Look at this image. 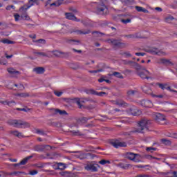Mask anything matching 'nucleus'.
<instances>
[{"label":"nucleus","instance_id":"1","mask_svg":"<svg viewBox=\"0 0 177 177\" xmlns=\"http://www.w3.org/2000/svg\"><path fill=\"white\" fill-rule=\"evenodd\" d=\"M8 124L15 128H28L30 127V124L21 120H11L8 121Z\"/></svg>","mask_w":177,"mask_h":177},{"label":"nucleus","instance_id":"2","mask_svg":"<svg viewBox=\"0 0 177 177\" xmlns=\"http://www.w3.org/2000/svg\"><path fill=\"white\" fill-rule=\"evenodd\" d=\"M149 124H150V121L146 119H142L138 123V128L136 129L133 132H138L140 133L143 132V129H149Z\"/></svg>","mask_w":177,"mask_h":177},{"label":"nucleus","instance_id":"3","mask_svg":"<svg viewBox=\"0 0 177 177\" xmlns=\"http://www.w3.org/2000/svg\"><path fill=\"white\" fill-rule=\"evenodd\" d=\"M125 157L134 162H142V156L138 153L129 152L126 153Z\"/></svg>","mask_w":177,"mask_h":177},{"label":"nucleus","instance_id":"4","mask_svg":"<svg viewBox=\"0 0 177 177\" xmlns=\"http://www.w3.org/2000/svg\"><path fill=\"white\" fill-rule=\"evenodd\" d=\"M109 12V10L107 9V6L104 4H100L97 6L95 13L97 15H107V12Z\"/></svg>","mask_w":177,"mask_h":177},{"label":"nucleus","instance_id":"5","mask_svg":"<svg viewBox=\"0 0 177 177\" xmlns=\"http://www.w3.org/2000/svg\"><path fill=\"white\" fill-rule=\"evenodd\" d=\"M138 75L140 78H142V80H151V73L147 70H144L140 72Z\"/></svg>","mask_w":177,"mask_h":177},{"label":"nucleus","instance_id":"6","mask_svg":"<svg viewBox=\"0 0 177 177\" xmlns=\"http://www.w3.org/2000/svg\"><path fill=\"white\" fill-rule=\"evenodd\" d=\"M99 165L97 164H88L84 167L86 171H91V172H97Z\"/></svg>","mask_w":177,"mask_h":177},{"label":"nucleus","instance_id":"7","mask_svg":"<svg viewBox=\"0 0 177 177\" xmlns=\"http://www.w3.org/2000/svg\"><path fill=\"white\" fill-rule=\"evenodd\" d=\"M128 114H131V115H140L142 114V111L136 109L135 106H132L127 111Z\"/></svg>","mask_w":177,"mask_h":177},{"label":"nucleus","instance_id":"8","mask_svg":"<svg viewBox=\"0 0 177 177\" xmlns=\"http://www.w3.org/2000/svg\"><path fill=\"white\" fill-rule=\"evenodd\" d=\"M111 145L115 149H118V147H127V142H120L119 140H115L111 142Z\"/></svg>","mask_w":177,"mask_h":177},{"label":"nucleus","instance_id":"9","mask_svg":"<svg viewBox=\"0 0 177 177\" xmlns=\"http://www.w3.org/2000/svg\"><path fill=\"white\" fill-rule=\"evenodd\" d=\"M153 118L154 120H156V121H165V116L160 113H153Z\"/></svg>","mask_w":177,"mask_h":177},{"label":"nucleus","instance_id":"10","mask_svg":"<svg viewBox=\"0 0 177 177\" xmlns=\"http://www.w3.org/2000/svg\"><path fill=\"white\" fill-rule=\"evenodd\" d=\"M156 85H157L158 86H159V88H160V89H167V91H169L170 92H175L174 90L171 89V87L169 86H168V84H160V83H156Z\"/></svg>","mask_w":177,"mask_h":177},{"label":"nucleus","instance_id":"11","mask_svg":"<svg viewBox=\"0 0 177 177\" xmlns=\"http://www.w3.org/2000/svg\"><path fill=\"white\" fill-rule=\"evenodd\" d=\"M140 104L142 106V107H153V102L149 100H142L140 102Z\"/></svg>","mask_w":177,"mask_h":177},{"label":"nucleus","instance_id":"12","mask_svg":"<svg viewBox=\"0 0 177 177\" xmlns=\"http://www.w3.org/2000/svg\"><path fill=\"white\" fill-rule=\"evenodd\" d=\"M151 53L152 55H158V56H165V53L162 51L158 50L157 48H151L150 50Z\"/></svg>","mask_w":177,"mask_h":177},{"label":"nucleus","instance_id":"13","mask_svg":"<svg viewBox=\"0 0 177 177\" xmlns=\"http://www.w3.org/2000/svg\"><path fill=\"white\" fill-rule=\"evenodd\" d=\"M159 64H165V66H174V64L167 59H160L158 61Z\"/></svg>","mask_w":177,"mask_h":177},{"label":"nucleus","instance_id":"14","mask_svg":"<svg viewBox=\"0 0 177 177\" xmlns=\"http://www.w3.org/2000/svg\"><path fill=\"white\" fill-rule=\"evenodd\" d=\"M7 71L9 73V74H10V75H12V77H17V75L20 74V72L15 70L13 68H8Z\"/></svg>","mask_w":177,"mask_h":177},{"label":"nucleus","instance_id":"15","mask_svg":"<svg viewBox=\"0 0 177 177\" xmlns=\"http://www.w3.org/2000/svg\"><path fill=\"white\" fill-rule=\"evenodd\" d=\"M51 113L53 114H59L60 115H65L67 114V112L66 111H62L60 109H52Z\"/></svg>","mask_w":177,"mask_h":177},{"label":"nucleus","instance_id":"16","mask_svg":"<svg viewBox=\"0 0 177 177\" xmlns=\"http://www.w3.org/2000/svg\"><path fill=\"white\" fill-rule=\"evenodd\" d=\"M118 167H119L120 168H122V169H129V168H132V165L120 162L118 164Z\"/></svg>","mask_w":177,"mask_h":177},{"label":"nucleus","instance_id":"17","mask_svg":"<svg viewBox=\"0 0 177 177\" xmlns=\"http://www.w3.org/2000/svg\"><path fill=\"white\" fill-rule=\"evenodd\" d=\"M0 103L4 104V106H9L10 107H12V106H16V102L15 101L0 100Z\"/></svg>","mask_w":177,"mask_h":177},{"label":"nucleus","instance_id":"18","mask_svg":"<svg viewBox=\"0 0 177 177\" xmlns=\"http://www.w3.org/2000/svg\"><path fill=\"white\" fill-rule=\"evenodd\" d=\"M30 158H32V156H30L24 158L19 163L15 164V166L26 165V164H27L28 162V160H30Z\"/></svg>","mask_w":177,"mask_h":177},{"label":"nucleus","instance_id":"19","mask_svg":"<svg viewBox=\"0 0 177 177\" xmlns=\"http://www.w3.org/2000/svg\"><path fill=\"white\" fill-rule=\"evenodd\" d=\"M142 91L143 92H145V93H147V95H153V93L151 92V88H150V86H149V85H146L145 86L142 87Z\"/></svg>","mask_w":177,"mask_h":177},{"label":"nucleus","instance_id":"20","mask_svg":"<svg viewBox=\"0 0 177 177\" xmlns=\"http://www.w3.org/2000/svg\"><path fill=\"white\" fill-rule=\"evenodd\" d=\"M35 55L36 56H39V57H49V55L48 54V53L45 52L36 51L35 52Z\"/></svg>","mask_w":177,"mask_h":177},{"label":"nucleus","instance_id":"21","mask_svg":"<svg viewBox=\"0 0 177 177\" xmlns=\"http://www.w3.org/2000/svg\"><path fill=\"white\" fill-rule=\"evenodd\" d=\"M89 93H91V95H95L96 96H103V95H106L105 92H97L92 89L89 91Z\"/></svg>","mask_w":177,"mask_h":177},{"label":"nucleus","instance_id":"22","mask_svg":"<svg viewBox=\"0 0 177 177\" xmlns=\"http://www.w3.org/2000/svg\"><path fill=\"white\" fill-rule=\"evenodd\" d=\"M33 71L37 74H44V73H45V69L42 67H37L33 68Z\"/></svg>","mask_w":177,"mask_h":177},{"label":"nucleus","instance_id":"23","mask_svg":"<svg viewBox=\"0 0 177 177\" xmlns=\"http://www.w3.org/2000/svg\"><path fill=\"white\" fill-rule=\"evenodd\" d=\"M109 44H112L114 46H121V43L115 39H109L108 40Z\"/></svg>","mask_w":177,"mask_h":177},{"label":"nucleus","instance_id":"24","mask_svg":"<svg viewBox=\"0 0 177 177\" xmlns=\"http://www.w3.org/2000/svg\"><path fill=\"white\" fill-rule=\"evenodd\" d=\"M65 16L68 20H75L77 21V17L73 15V13H66Z\"/></svg>","mask_w":177,"mask_h":177},{"label":"nucleus","instance_id":"25","mask_svg":"<svg viewBox=\"0 0 177 177\" xmlns=\"http://www.w3.org/2000/svg\"><path fill=\"white\" fill-rule=\"evenodd\" d=\"M33 42H35L37 46H42L46 43L45 39L33 40Z\"/></svg>","mask_w":177,"mask_h":177},{"label":"nucleus","instance_id":"26","mask_svg":"<svg viewBox=\"0 0 177 177\" xmlns=\"http://www.w3.org/2000/svg\"><path fill=\"white\" fill-rule=\"evenodd\" d=\"M54 56H56L57 57H62L63 55H64V53L59 51V50H55L53 52Z\"/></svg>","mask_w":177,"mask_h":177},{"label":"nucleus","instance_id":"27","mask_svg":"<svg viewBox=\"0 0 177 177\" xmlns=\"http://www.w3.org/2000/svg\"><path fill=\"white\" fill-rule=\"evenodd\" d=\"M136 10L137 12H142L143 13H149V10H147L145 8H143L142 7L140 6H136Z\"/></svg>","mask_w":177,"mask_h":177},{"label":"nucleus","instance_id":"28","mask_svg":"<svg viewBox=\"0 0 177 177\" xmlns=\"http://www.w3.org/2000/svg\"><path fill=\"white\" fill-rule=\"evenodd\" d=\"M57 169H61L62 171H63V169H66V168H67V167L66 166V164H64L62 162L57 163Z\"/></svg>","mask_w":177,"mask_h":177},{"label":"nucleus","instance_id":"29","mask_svg":"<svg viewBox=\"0 0 177 177\" xmlns=\"http://www.w3.org/2000/svg\"><path fill=\"white\" fill-rule=\"evenodd\" d=\"M2 44H7V45H13L15 41L9 40L8 39H3L1 40Z\"/></svg>","mask_w":177,"mask_h":177},{"label":"nucleus","instance_id":"30","mask_svg":"<svg viewBox=\"0 0 177 177\" xmlns=\"http://www.w3.org/2000/svg\"><path fill=\"white\" fill-rule=\"evenodd\" d=\"M75 32H77V34H80V35H81V34L85 35V34H89L91 32V30H76V31H75Z\"/></svg>","mask_w":177,"mask_h":177},{"label":"nucleus","instance_id":"31","mask_svg":"<svg viewBox=\"0 0 177 177\" xmlns=\"http://www.w3.org/2000/svg\"><path fill=\"white\" fill-rule=\"evenodd\" d=\"M115 104L119 107H122V106H125V102L122 100H117L115 101Z\"/></svg>","mask_w":177,"mask_h":177},{"label":"nucleus","instance_id":"32","mask_svg":"<svg viewBox=\"0 0 177 177\" xmlns=\"http://www.w3.org/2000/svg\"><path fill=\"white\" fill-rule=\"evenodd\" d=\"M145 158H147V160H160V158H156L151 155H145Z\"/></svg>","mask_w":177,"mask_h":177},{"label":"nucleus","instance_id":"33","mask_svg":"<svg viewBox=\"0 0 177 177\" xmlns=\"http://www.w3.org/2000/svg\"><path fill=\"white\" fill-rule=\"evenodd\" d=\"M110 160H101L100 162H99V164H101V165H107L109 164H110Z\"/></svg>","mask_w":177,"mask_h":177},{"label":"nucleus","instance_id":"34","mask_svg":"<svg viewBox=\"0 0 177 177\" xmlns=\"http://www.w3.org/2000/svg\"><path fill=\"white\" fill-rule=\"evenodd\" d=\"M12 133L15 136H17L18 138H22L23 134L17 131H12Z\"/></svg>","mask_w":177,"mask_h":177},{"label":"nucleus","instance_id":"35","mask_svg":"<svg viewBox=\"0 0 177 177\" xmlns=\"http://www.w3.org/2000/svg\"><path fill=\"white\" fill-rule=\"evenodd\" d=\"M146 150L149 153H153V151H156L157 150V148L150 147H147Z\"/></svg>","mask_w":177,"mask_h":177},{"label":"nucleus","instance_id":"36","mask_svg":"<svg viewBox=\"0 0 177 177\" xmlns=\"http://www.w3.org/2000/svg\"><path fill=\"white\" fill-rule=\"evenodd\" d=\"M113 75H114V77H117V78H124V77H122V75H121V73L118 72H114L113 73Z\"/></svg>","mask_w":177,"mask_h":177},{"label":"nucleus","instance_id":"37","mask_svg":"<svg viewBox=\"0 0 177 177\" xmlns=\"http://www.w3.org/2000/svg\"><path fill=\"white\" fill-rule=\"evenodd\" d=\"M35 151H42V150H43L42 146L37 145V146L35 147Z\"/></svg>","mask_w":177,"mask_h":177},{"label":"nucleus","instance_id":"38","mask_svg":"<svg viewBox=\"0 0 177 177\" xmlns=\"http://www.w3.org/2000/svg\"><path fill=\"white\" fill-rule=\"evenodd\" d=\"M135 68L136 70H142V66L138 63H134Z\"/></svg>","mask_w":177,"mask_h":177},{"label":"nucleus","instance_id":"39","mask_svg":"<svg viewBox=\"0 0 177 177\" xmlns=\"http://www.w3.org/2000/svg\"><path fill=\"white\" fill-rule=\"evenodd\" d=\"M54 93L56 96H58V97H60L63 95V92L57 91H54Z\"/></svg>","mask_w":177,"mask_h":177},{"label":"nucleus","instance_id":"40","mask_svg":"<svg viewBox=\"0 0 177 177\" xmlns=\"http://www.w3.org/2000/svg\"><path fill=\"white\" fill-rule=\"evenodd\" d=\"M162 143H163L164 145H171V141L166 139H162Z\"/></svg>","mask_w":177,"mask_h":177},{"label":"nucleus","instance_id":"41","mask_svg":"<svg viewBox=\"0 0 177 177\" xmlns=\"http://www.w3.org/2000/svg\"><path fill=\"white\" fill-rule=\"evenodd\" d=\"M76 103L79 107V109H82V104H81V101L80 100V99H77L76 100Z\"/></svg>","mask_w":177,"mask_h":177},{"label":"nucleus","instance_id":"42","mask_svg":"<svg viewBox=\"0 0 177 177\" xmlns=\"http://www.w3.org/2000/svg\"><path fill=\"white\" fill-rule=\"evenodd\" d=\"M127 95H128L129 96H132V95H135V91H133V90H130V91H129L127 92Z\"/></svg>","mask_w":177,"mask_h":177},{"label":"nucleus","instance_id":"43","mask_svg":"<svg viewBox=\"0 0 177 177\" xmlns=\"http://www.w3.org/2000/svg\"><path fill=\"white\" fill-rule=\"evenodd\" d=\"M121 21L122 23H124V24H127V23H131V19H122Z\"/></svg>","mask_w":177,"mask_h":177},{"label":"nucleus","instance_id":"44","mask_svg":"<svg viewBox=\"0 0 177 177\" xmlns=\"http://www.w3.org/2000/svg\"><path fill=\"white\" fill-rule=\"evenodd\" d=\"M152 97H159L160 99H162V97H164L163 95H155V94H151Z\"/></svg>","mask_w":177,"mask_h":177},{"label":"nucleus","instance_id":"45","mask_svg":"<svg viewBox=\"0 0 177 177\" xmlns=\"http://www.w3.org/2000/svg\"><path fill=\"white\" fill-rule=\"evenodd\" d=\"M37 174H38V171L37 170L30 171L29 172V175H32V176L37 175Z\"/></svg>","mask_w":177,"mask_h":177},{"label":"nucleus","instance_id":"46","mask_svg":"<svg viewBox=\"0 0 177 177\" xmlns=\"http://www.w3.org/2000/svg\"><path fill=\"white\" fill-rule=\"evenodd\" d=\"M36 133H38V135H45V133L42 130L36 129Z\"/></svg>","mask_w":177,"mask_h":177},{"label":"nucleus","instance_id":"47","mask_svg":"<svg viewBox=\"0 0 177 177\" xmlns=\"http://www.w3.org/2000/svg\"><path fill=\"white\" fill-rule=\"evenodd\" d=\"M168 175H171V176L177 177V172L173 171L168 173Z\"/></svg>","mask_w":177,"mask_h":177},{"label":"nucleus","instance_id":"48","mask_svg":"<svg viewBox=\"0 0 177 177\" xmlns=\"http://www.w3.org/2000/svg\"><path fill=\"white\" fill-rule=\"evenodd\" d=\"M14 17L15 19V21H19V20L20 19V15L19 14H15L14 15Z\"/></svg>","mask_w":177,"mask_h":177},{"label":"nucleus","instance_id":"49","mask_svg":"<svg viewBox=\"0 0 177 177\" xmlns=\"http://www.w3.org/2000/svg\"><path fill=\"white\" fill-rule=\"evenodd\" d=\"M93 34L95 36H96V35H97V37H100V35H102V33H100L99 32H93Z\"/></svg>","mask_w":177,"mask_h":177},{"label":"nucleus","instance_id":"50","mask_svg":"<svg viewBox=\"0 0 177 177\" xmlns=\"http://www.w3.org/2000/svg\"><path fill=\"white\" fill-rule=\"evenodd\" d=\"M18 96H20L21 97H27V96H28V95H27L26 93H21V94H19Z\"/></svg>","mask_w":177,"mask_h":177},{"label":"nucleus","instance_id":"51","mask_svg":"<svg viewBox=\"0 0 177 177\" xmlns=\"http://www.w3.org/2000/svg\"><path fill=\"white\" fill-rule=\"evenodd\" d=\"M29 37L32 38V39H35V38H37V35L35 34L29 35Z\"/></svg>","mask_w":177,"mask_h":177},{"label":"nucleus","instance_id":"52","mask_svg":"<svg viewBox=\"0 0 177 177\" xmlns=\"http://www.w3.org/2000/svg\"><path fill=\"white\" fill-rule=\"evenodd\" d=\"M144 53H136V56H144Z\"/></svg>","mask_w":177,"mask_h":177},{"label":"nucleus","instance_id":"53","mask_svg":"<svg viewBox=\"0 0 177 177\" xmlns=\"http://www.w3.org/2000/svg\"><path fill=\"white\" fill-rule=\"evenodd\" d=\"M124 55L127 57H131V53H129V52L124 53Z\"/></svg>","mask_w":177,"mask_h":177},{"label":"nucleus","instance_id":"54","mask_svg":"<svg viewBox=\"0 0 177 177\" xmlns=\"http://www.w3.org/2000/svg\"><path fill=\"white\" fill-rule=\"evenodd\" d=\"M102 72V70H97V71H91L89 73H100Z\"/></svg>","mask_w":177,"mask_h":177},{"label":"nucleus","instance_id":"55","mask_svg":"<svg viewBox=\"0 0 177 177\" xmlns=\"http://www.w3.org/2000/svg\"><path fill=\"white\" fill-rule=\"evenodd\" d=\"M6 59H11V57H13V55H7V54H6Z\"/></svg>","mask_w":177,"mask_h":177},{"label":"nucleus","instance_id":"56","mask_svg":"<svg viewBox=\"0 0 177 177\" xmlns=\"http://www.w3.org/2000/svg\"><path fill=\"white\" fill-rule=\"evenodd\" d=\"M155 9H156V10H158V12H162V9L160 7H157Z\"/></svg>","mask_w":177,"mask_h":177},{"label":"nucleus","instance_id":"57","mask_svg":"<svg viewBox=\"0 0 177 177\" xmlns=\"http://www.w3.org/2000/svg\"><path fill=\"white\" fill-rule=\"evenodd\" d=\"M128 38H136V36L135 35H130L128 36Z\"/></svg>","mask_w":177,"mask_h":177},{"label":"nucleus","instance_id":"58","mask_svg":"<svg viewBox=\"0 0 177 177\" xmlns=\"http://www.w3.org/2000/svg\"><path fill=\"white\" fill-rule=\"evenodd\" d=\"M74 52H77V53H82V50H75V49H73Z\"/></svg>","mask_w":177,"mask_h":177},{"label":"nucleus","instance_id":"59","mask_svg":"<svg viewBox=\"0 0 177 177\" xmlns=\"http://www.w3.org/2000/svg\"><path fill=\"white\" fill-rule=\"evenodd\" d=\"M136 168H145V166L142 165H137L136 166Z\"/></svg>","mask_w":177,"mask_h":177},{"label":"nucleus","instance_id":"60","mask_svg":"<svg viewBox=\"0 0 177 177\" xmlns=\"http://www.w3.org/2000/svg\"><path fill=\"white\" fill-rule=\"evenodd\" d=\"M17 110H19L20 111H27L26 109H17Z\"/></svg>","mask_w":177,"mask_h":177},{"label":"nucleus","instance_id":"61","mask_svg":"<svg viewBox=\"0 0 177 177\" xmlns=\"http://www.w3.org/2000/svg\"><path fill=\"white\" fill-rule=\"evenodd\" d=\"M11 161L12 162H17V159H12Z\"/></svg>","mask_w":177,"mask_h":177},{"label":"nucleus","instance_id":"62","mask_svg":"<svg viewBox=\"0 0 177 177\" xmlns=\"http://www.w3.org/2000/svg\"><path fill=\"white\" fill-rule=\"evenodd\" d=\"M104 81V79H100V80H98L99 82H103Z\"/></svg>","mask_w":177,"mask_h":177},{"label":"nucleus","instance_id":"63","mask_svg":"<svg viewBox=\"0 0 177 177\" xmlns=\"http://www.w3.org/2000/svg\"><path fill=\"white\" fill-rule=\"evenodd\" d=\"M37 140H38L39 142H42V138H37Z\"/></svg>","mask_w":177,"mask_h":177},{"label":"nucleus","instance_id":"64","mask_svg":"<svg viewBox=\"0 0 177 177\" xmlns=\"http://www.w3.org/2000/svg\"><path fill=\"white\" fill-rule=\"evenodd\" d=\"M137 177H146V176H145V175H139Z\"/></svg>","mask_w":177,"mask_h":177}]
</instances>
